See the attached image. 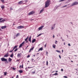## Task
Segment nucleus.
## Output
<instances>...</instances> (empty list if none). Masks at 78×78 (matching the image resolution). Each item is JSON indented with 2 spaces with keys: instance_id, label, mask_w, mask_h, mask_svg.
Instances as JSON below:
<instances>
[{
  "instance_id": "f257e3e1",
  "label": "nucleus",
  "mask_w": 78,
  "mask_h": 78,
  "mask_svg": "<svg viewBox=\"0 0 78 78\" xmlns=\"http://www.w3.org/2000/svg\"><path fill=\"white\" fill-rule=\"evenodd\" d=\"M50 0H48L45 3V6L44 8H48L50 5Z\"/></svg>"
},
{
  "instance_id": "f03ea898",
  "label": "nucleus",
  "mask_w": 78,
  "mask_h": 78,
  "mask_svg": "<svg viewBox=\"0 0 78 78\" xmlns=\"http://www.w3.org/2000/svg\"><path fill=\"white\" fill-rule=\"evenodd\" d=\"M78 5V2H75L73 3L71 6H75V5Z\"/></svg>"
},
{
  "instance_id": "7ed1b4c3",
  "label": "nucleus",
  "mask_w": 78,
  "mask_h": 78,
  "mask_svg": "<svg viewBox=\"0 0 78 78\" xmlns=\"http://www.w3.org/2000/svg\"><path fill=\"white\" fill-rule=\"evenodd\" d=\"M55 25H56V24H54L52 25L51 27V30H53L55 28Z\"/></svg>"
},
{
  "instance_id": "20e7f679",
  "label": "nucleus",
  "mask_w": 78,
  "mask_h": 78,
  "mask_svg": "<svg viewBox=\"0 0 78 78\" xmlns=\"http://www.w3.org/2000/svg\"><path fill=\"white\" fill-rule=\"evenodd\" d=\"M2 19H3V18H0V22H1V23H2L3 22H5V20L4 19V20H2Z\"/></svg>"
},
{
  "instance_id": "39448f33",
  "label": "nucleus",
  "mask_w": 78,
  "mask_h": 78,
  "mask_svg": "<svg viewBox=\"0 0 78 78\" xmlns=\"http://www.w3.org/2000/svg\"><path fill=\"white\" fill-rule=\"evenodd\" d=\"M34 13V12L32 11L30 12L29 14L28 15L29 16H30V15H32V14H33Z\"/></svg>"
},
{
  "instance_id": "423d86ee",
  "label": "nucleus",
  "mask_w": 78,
  "mask_h": 78,
  "mask_svg": "<svg viewBox=\"0 0 78 78\" xmlns=\"http://www.w3.org/2000/svg\"><path fill=\"white\" fill-rule=\"evenodd\" d=\"M25 44V41H23V42L21 44H20L19 46V48H21V47H22L23 44Z\"/></svg>"
},
{
  "instance_id": "0eeeda50",
  "label": "nucleus",
  "mask_w": 78,
  "mask_h": 78,
  "mask_svg": "<svg viewBox=\"0 0 78 78\" xmlns=\"http://www.w3.org/2000/svg\"><path fill=\"white\" fill-rule=\"evenodd\" d=\"M23 26H18L17 27V29H20L21 28H23Z\"/></svg>"
},
{
  "instance_id": "6e6552de",
  "label": "nucleus",
  "mask_w": 78,
  "mask_h": 78,
  "mask_svg": "<svg viewBox=\"0 0 78 78\" xmlns=\"http://www.w3.org/2000/svg\"><path fill=\"white\" fill-rule=\"evenodd\" d=\"M43 27H44V26H41L38 29L39 31H40V30H42V28H43Z\"/></svg>"
},
{
  "instance_id": "1a4fd4ad",
  "label": "nucleus",
  "mask_w": 78,
  "mask_h": 78,
  "mask_svg": "<svg viewBox=\"0 0 78 78\" xmlns=\"http://www.w3.org/2000/svg\"><path fill=\"white\" fill-rule=\"evenodd\" d=\"M8 55H9V53H8V52L5 55H4V57H8Z\"/></svg>"
},
{
  "instance_id": "9d476101",
  "label": "nucleus",
  "mask_w": 78,
  "mask_h": 78,
  "mask_svg": "<svg viewBox=\"0 0 78 78\" xmlns=\"http://www.w3.org/2000/svg\"><path fill=\"white\" fill-rule=\"evenodd\" d=\"M44 11V9L43 8L40 11V13L39 14H41Z\"/></svg>"
},
{
  "instance_id": "9b49d317",
  "label": "nucleus",
  "mask_w": 78,
  "mask_h": 78,
  "mask_svg": "<svg viewBox=\"0 0 78 78\" xmlns=\"http://www.w3.org/2000/svg\"><path fill=\"white\" fill-rule=\"evenodd\" d=\"M29 41L31 43V36H30L29 38Z\"/></svg>"
},
{
  "instance_id": "f8f14e48",
  "label": "nucleus",
  "mask_w": 78,
  "mask_h": 78,
  "mask_svg": "<svg viewBox=\"0 0 78 78\" xmlns=\"http://www.w3.org/2000/svg\"><path fill=\"white\" fill-rule=\"evenodd\" d=\"M2 61H7V59H1Z\"/></svg>"
},
{
  "instance_id": "ddd939ff",
  "label": "nucleus",
  "mask_w": 78,
  "mask_h": 78,
  "mask_svg": "<svg viewBox=\"0 0 78 78\" xmlns=\"http://www.w3.org/2000/svg\"><path fill=\"white\" fill-rule=\"evenodd\" d=\"M6 28V26H2L1 27V29H4V28Z\"/></svg>"
},
{
  "instance_id": "4468645a",
  "label": "nucleus",
  "mask_w": 78,
  "mask_h": 78,
  "mask_svg": "<svg viewBox=\"0 0 78 78\" xmlns=\"http://www.w3.org/2000/svg\"><path fill=\"white\" fill-rule=\"evenodd\" d=\"M23 2L22 1H20L18 3V5H21V4H22Z\"/></svg>"
},
{
  "instance_id": "2eb2a0df",
  "label": "nucleus",
  "mask_w": 78,
  "mask_h": 78,
  "mask_svg": "<svg viewBox=\"0 0 78 78\" xmlns=\"http://www.w3.org/2000/svg\"><path fill=\"white\" fill-rule=\"evenodd\" d=\"M20 68H22V69H23V64H22V66H21V65H20Z\"/></svg>"
},
{
  "instance_id": "dca6fc26",
  "label": "nucleus",
  "mask_w": 78,
  "mask_h": 78,
  "mask_svg": "<svg viewBox=\"0 0 78 78\" xmlns=\"http://www.w3.org/2000/svg\"><path fill=\"white\" fill-rule=\"evenodd\" d=\"M42 50H43V48H39V49L38 51V52L39 51H40V50H41V51H42Z\"/></svg>"
},
{
  "instance_id": "f3484780",
  "label": "nucleus",
  "mask_w": 78,
  "mask_h": 78,
  "mask_svg": "<svg viewBox=\"0 0 78 78\" xmlns=\"http://www.w3.org/2000/svg\"><path fill=\"white\" fill-rule=\"evenodd\" d=\"M36 42V39H34L32 40V43H34V42Z\"/></svg>"
},
{
  "instance_id": "a211bd4d",
  "label": "nucleus",
  "mask_w": 78,
  "mask_h": 78,
  "mask_svg": "<svg viewBox=\"0 0 78 78\" xmlns=\"http://www.w3.org/2000/svg\"><path fill=\"white\" fill-rule=\"evenodd\" d=\"M52 47H53V48H55L56 45H55V44H53L52 45Z\"/></svg>"
},
{
  "instance_id": "6ab92c4d",
  "label": "nucleus",
  "mask_w": 78,
  "mask_h": 78,
  "mask_svg": "<svg viewBox=\"0 0 78 78\" xmlns=\"http://www.w3.org/2000/svg\"><path fill=\"white\" fill-rule=\"evenodd\" d=\"M17 47V46L15 45L14 47L13 48V50H14L15 48H16Z\"/></svg>"
},
{
  "instance_id": "aec40b11",
  "label": "nucleus",
  "mask_w": 78,
  "mask_h": 78,
  "mask_svg": "<svg viewBox=\"0 0 78 78\" xmlns=\"http://www.w3.org/2000/svg\"><path fill=\"white\" fill-rule=\"evenodd\" d=\"M31 62H35V60H34V59H31Z\"/></svg>"
},
{
  "instance_id": "412c9836",
  "label": "nucleus",
  "mask_w": 78,
  "mask_h": 78,
  "mask_svg": "<svg viewBox=\"0 0 78 78\" xmlns=\"http://www.w3.org/2000/svg\"><path fill=\"white\" fill-rule=\"evenodd\" d=\"M58 75V73H55V74H52V75L53 76L55 75V76H56V75Z\"/></svg>"
},
{
  "instance_id": "4be33fe9",
  "label": "nucleus",
  "mask_w": 78,
  "mask_h": 78,
  "mask_svg": "<svg viewBox=\"0 0 78 78\" xmlns=\"http://www.w3.org/2000/svg\"><path fill=\"white\" fill-rule=\"evenodd\" d=\"M1 8L2 9H4L5 8V6L4 5L1 6Z\"/></svg>"
},
{
  "instance_id": "5701e85b",
  "label": "nucleus",
  "mask_w": 78,
  "mask_h": 78,
  "mask_svg": "<svg viewBox=\"0 0 78 78\" xmlns=\"http://www.w3.org/2000/svg\"><path fill=\"white\" fill-rule=\"evenodd\" d=\"M19 72L20 73H21L23 72V71L22 70H20L19 71Z\"/></svg>"
},
{
  "instance_id": "b1692460",
  "label": "nucleus",
  "mask_w": 78,
  "mask_h": 78,
  "mask_svg": "<svg viewBox=\"0 0 78 78\" xmlns=\"http://www.w3.org/2000/svg\"><path fill=\"white\" fill-rule=\"evenodd\" d=\"M10 57H11V58H12V57H13V53H12V54L11 55Z\"/></svg>"
},
{
  "instance_id": "393cba45",
  "label": "nucleus",
  "mask_w": 78,
  "mask_h": 78,
  "mask_svg": "<svg viewBox=\"0 0 78 78\" xmlns=\"http://www.w3.org/2000/svg\"><path fill=\"white\" fill-rule=\"evenodd\" d=\"M19 34H20L19 33L17 34L16 35V37H18L19 36Z\"/></svg>"
},
{
  "instance_id": "a878e982",
  "label": "nucleus",
  "mask_w": 78,
  "mask_h": 78,
  "mask_svg": "<svg viewBox=\"0 0 78 78\" xmlns=\"http://www.w3.org/2000/svg\"><path fill=\"white\" fill-rule=\"evenodd\" d=\"M1 2L2 3H5V0H1Z\"/></svg>"
},
{
  "instance_id": "bb28decb",
  "label": "nucleus",
  "mask_w": 78,
  "mask_h": 78,
  "mask_svg": "<svg viewBox=\"0 0 78 78\" xmlns=\"http://www.w3.org/2000/svg\"><path fill=\"white\" fill-rule=\"evenodd\" d=\"M18 57H20V54H18L17 55Z\"/></svg>"
},
{
  "instance_id": "cd10ccee",
  "label": "nucleus",
  "mask_w": 78,
  "mask_h": 78,
  "mask_svg": "<svg viewBox=\"0 0 78 78\" xmlns=\"http://www.w3.org/2000/svg\"><path fill=\"white\" fill-rule=\"evenodd\" d=\"M42 34H39L37 37H39V36H41V35H42Z\"/></svg>"
},
{
  "instance_id": "c85d7f7f",
  "label": "nucleus",
  "mask_w": 78,
  "mask_h": 78,
  "mask_svg": "<svg viewBox=\"0 0 78 78\" xmlns=\"http://www.w3.org/2000/svg\"><path fill=\"white\" fill-rule=\"evenodd\" d=\"M34 49V46L32 48H31L30 49V50H33Z\"/></svg>"
},
{
  "instance_id": "c756f323",
  "label": "nucleus",
  "mask_w": 78,
  "mask_h": 78,
  "mask_svg": "<svg viewBox=\"0 0 78 78\" xmlns=\"http://www.w3.org/2000/svg\"><path fill=\"white\" fill-rule=\"evenodd\" d=\"M6 73H7L4 72V76H6Z\"/></svg>"
},
{
  "instance_id": "7c9ffc66",
  "label": "nucleus",
  "mask_w": 78,
  "mask_h": 78,
  "mask_svg": "<svg viewBox=\"0 0 78 78\" xmlns=\"http://www.w3.org/2000/svg\"><path fill=\"white\" fill-rule=\"evenodd\" d=\"M13 51L14 50L13 49H12V50H10L9 52L10 53H12V51Z\"/></svg>"
},
{
  "instance_id": "2f4dec72",
  "label": "nucleus",
  "mask_w": 78,
  "mask_h": 78,
  "mask_svg": "<svg viewBox=\"0 0 78 78\" xmlns=\"http://www.w3.org/2000/svg\"><path fill=\"white\" fill-rule=\"evenodd\" d=\"M56 51H57V52L58 53H61L59 51H58V50H56Z\"/></svg>"
},
{
  "instance_id": "473e14b6",
  "label": "nucleus",
  "mask_w": 78,
  "mask_h": 78,
  "mask_svg": "<svg viewBox=\"0 0 78 78\" xmlns=\"http://www.w3.org/2000/svg\"><path fill=\"white\" fill-rule=\"evenodd\" d=\"M9 62H11V61H12V59H9Z\"/></svg>"
},
{
  "instance_id": "72a5a7b5",
  "label": "nucleus",
  "mask_w": 78,
  "mask_h": 78,
  "mask_svg": "<svg viewBox=\"0 0 78 78\" xmlns=\"http://www.w3.org/2000/svg\"><path fill=\"white\" fill-rule=\"evenodd\" d=\"M33 67H34V66H33L32 67H28V69H31V68H33Z\"/></svg>"
},
{
  "instance_id": "f704fd0d",
  "label": "nucleus",
  "mask_w": 78,
  "mask_h": 78,
  "mask_svg": "<svg viewBox=\"0 0 78 78\" xmlns=\"http://www.w3.org/2000/svg\"><path fill=\"white\" fill-rule=\"evenodd\" d=\"M17 50H18V48H16L15 50H14V51H17Z\"/></svg>"
},
{
  "instance_id": "c9c22d12",
  "label": "nucleus",
  "mask_w": 78,
  "mask_h": 78,
  "mask_svg": "<svg viewBox=\"0 0 78 78\" xmlns=\"http://www.w3.org/2000/svg\"><path fill=\"white\" fill-rule=\"evenodd\" d=\"M5 64H8V62L7 60L6 61H5Z\"/></svg>"
},
{
  "instance_id": "e433bc0d",
  "label": "nucleus",
  "mask_w": 78,
  "mask_h": 78,
  "mask_svg": "<svg viewBox=\"0 0 78 78\" xmlns=\"http://www.w3.org/2000/svg\"><path fill=\"white\" fill-rule=\"evenodd\" d=\"M48 61H47V62H46V65H47V66H48Z\"/></svg>"
},
{
  "instance_id": "4c0bfd02",
  "label": "nucleus",
  "mask_w": 78,
  "mask_h": 78,
  "mask_svg": "<svg viewBox=\"0 0 78 78\" xmlns=\"http://www.w3.org/2000/svg\"><path fill=\"white\" fill-rule=\"evenodd\" d=\"M63 1H64V0H60L59 1V2H63Z\"/></svg>"
},
{
  "instance_id": "58836bf2",
  "label": "nucleus",
  "mask_w": 78,
  "mask_h": 78,
  "mask_svg": "<svg viewBox=\"0 0 78 78\" xmlns=\"http://www.w3.org/2000/svg\"><path fill=\"white\" fill-rule=\"evenodd\" d=\"M30 55H28L27 56V58H30Z\"/></svg>"
},
{
  "instance_id": "ea45409f",
  "label": "nucleus",
  "mask_w": 78,
  "mask_h": 78,
  "mask_svg": "<svg viewBox=\"0 0 78 78\" xmlns=\"http://www.w3.org/2000/svg\"><path fill=\"white\" fill-rule=\"evenodd\" d=\"M28 41V39L26 38L25 39V41Z\"/></svg>"
},
{
  "instance_id": "a19ab883",
  "label": "nucleus",
  "mask_w": 78,
  "mask_h": 78,
  "mask_svg": "<svg viewBox=\"0 0 78 78\" xmlns=\"http://www.w3.org/2000/svg\"><path fill=\"white\" fill-rule=\"evenodd\" d=\"M57 43H58V41H55V44H57Z\"/></svg>"
},
{
  "instance_id": "79ce46f5",
  "label": "nucleus",
  "mask_w": 78,
  "mask_h": 78,
  "mask_svg": "<svg viewBox=\"0 0 78 78\" xmlns=\"http://www.w3.org/2000/svg\"><path fill=\"white\" fill-rule=\"evenodd\" d=\"M68 46H69L70 47V46H71L70 44H69V43L68 44Z\"/></svg>"
},
{
  "instance_id": "37998d69",
  "label": "nucleus",
  "mask_w": 78,
  "mask_h": 78,
  "mask_svg": "<svg viewBox=\"0 0 78 78\" xmlns=\"http://www.w3.org/2000/svg\"><path fill=\"white\" fill-rule=\"evenodd\" d=\"M63 77L64 78H67V77L66 76H63Z\"/></svg>"
},
{
  "instance_id": "c03bdc74",
  "label": "nucleus",
  "mask_w": 78,
  "mask_h": 78,
  "mask_svg": "<svg viewBox=\"0 0 78 78\" xmlns=\"http://www.w3.org/2000/svg\"><path fill=\"white\" fill-rule=\"evenodd\" d=\"M67 6V5H64L62 7V8H64V7H66Z\"/></svg>"
},
{
  "instance_id": "a18cd8bd",
  "label": "nucleus",
  "mask_w": 78,
  "mask_h": 78,
  "mask_svg": "<svg viewBox=\"0 0 78 78\" xmlns=\"http://www.w3.org/2000/svg\"><path fill=\"white\" fill-rule=\"evenodd\" d=\"M16 78H19V76L18 75H17L16 76Z\"/></svg>"
},
{
  "instance_id": "49530a36",
  "label": "nucleus",
  "mask_w": 78,
  "mask_h": 78,
  "mask_svg": "<svg viewBox=\"0 0 78 78\" xmlns=\"http://www.w3.org/2000/svg\"><path fill=\"white\" fill-rule=\"evenodd\" d=\"M69 2H71V1H72V0H68Z\"/></svg>"
},
{
  "instance_id": "de8ad7c7",
  "label": "nucleus",
  "mask_w": 78,
  "mask_h": 78,
  "mask_svg": "<svg viewBox=\"0 0 78 78\" xmlns=\"http://www.w3.org/2000/svg\"><path fill=\"white\" fill-rule=\"evenodd\" d=\"M10 10H12V8L10 7Z\"/></svg>"
},
{
  "instance_id": "09e8293b",
  "label": "nucleus",
  "mask_w": 78,
  "mask_h": 78,
  "mask_svg": "<svg viewBox=\"0 0 78 78\" xmlns=\"http://www.w3.org/2000/svg\"><path fill=\"white\" fill-rule=\"evenodd\" d=\"M53 38H55V35H53Z\"/></svg>"
},
{
  "instance_id": "8fccbe9b",
  "label": "nucleus",
  "mask_w": 78,
  "mask_h": 78,
  "mask_svg": "<svg viewBox=\"0 0 78 78\" xmlns=\"http://www.w3.org/2000/svg\"><path fill=\"white\" fill-rule=\"evenodd\" d=\"M59 57L60 58H61V55H59Z\"/></svg>"
},
{
  "instance_id": "3c124183",
  "label": "nucleus",
  "mask_w": 78,
  "mask_h": 78,
  "mask_svg": "<svg viewBox=\"0 0 78 78\" xmlns=\"http://www.w3.org/2000/svg\"><path fill=\"white\" fill-rule=\"evenodd\" d=\"M61 71H62V72L63 71V69H61Z\"/></svg>"
},
{
  "instance_id": "603ef678",
  "label": "nucleus",
  "mask_w": 78,
  "mask_h": 78,
  "mask_svg": "<svg viewBox=\"0 0 78 78\" xmlns=\"http://www.w3.org/2000/svg\"><path fill=\"white\" fill-rule=\"evenodd\" d=\"M47 45V44H46L44 45L45 47H46V45Z\"/></svg>"
},
{
  "instance_id": "864d4df0",
  "label": "nucleus",
  "mask_w": 78,
  "mask_h": 78,
  "mask_svg": "<svg viewBox=\"0 0 78 78\" xmlns=\"http://www.w3.org/2000/svg\"><path fill=\"white\" fill-rule=\"evenodd\" d=\"M31 50L30 49V50H29V52H31Z\"/></svg>"
},
{
  "instance_id": "5fc2aeb1",
  "label": "nucleus",
  "mask_w": 78,
  "mask_h": 78,
  "mask_svg": "<svg viewBox=\"0 0 78 78\" xmlns=\"http://www.w3.org/2000/svg\"><path fill=\"white\" fill-rule=\"evenodd\" d=\"M12 69H13V70H15V68H13Z\"/></svg>"
},
{
  "instance_id": "6e6d98bb",
  "label": "nucleus",
  "mask_w": 78,
  "mask_h": 78,
  "mask_svg": "<svg viewBox=\"0 0 78 78\" xmlns=\"http://www.w3.org/2000/svg\"><path fill=\"white\" fill-rule=\"evenodd\" d=\"M2 37H0V41H1V40H2Z\"/></svg>"
},
{
  "instance_id": "4d7b16f0",
  "label": "nucleus",
  "mask_w": 78,
  "mask_h": 78,
  "mask_svg": "<svg viewBox=\"0 0 78 78\" xmlns=\"http://www.w3.org/2000/svg\"><path fill=\"white\" fill-rule=\"evenodd\" d=\"M28 46H27V47H26V48H28Z\"/></svg>"
},
{
  "instance_id": "13d9d810",
  "label": "nucleus",
  "mask_w": 78,
  "mask_h": 78,
  "mask_svg": "<svg viewBox=\"0 0 78 78\" xmlns=\"http://www.w3.org/2000/svg\"><path fill=\"white\" fill-rule=\"evenodd\" d=\"M14 39H16V37H15V36H14Z\"/></svg>"
},
{
  "instance_id": "bf43d9fd",
  "label": "nucleus",
  "mask_w": 78,
  "mask_h": 78,
  "mask_svg": "<svg viewBox=\"0 0 78 78\" xmlns=\"http://www.w3.org/2000/svg\"><path fill=\"white\" fill-rule=\"evenodd\" d=\"M35 73V71H34V72H32V73Z\"/></svg>"
},
{
  "instance_id": "052dcab7",
  "label": "nucleus",
  "mask_w": 78,
  "mask_h": 78,
  "mask_svg": "<svg viewBox=\"0 0 78 78\" xmlns=\"http://www.w3.org/2000/svg\"><path fill=\"white\" fill-rule=\"evenodd\" d=\"M59 6H60V5H58V6H57V8H58V7H59Z\"/></svg>"
},
{
  "instance_id": "680f3d73",
  "label": "nucleus",
  "mask_w": 78,
  "mask_h": 78,
  "mask_svg": "<svg viewBox=\"0 0 78 78\" xmlns=\"http://www.w3.org/2000/svg\"><path fill=\"white\" fill-rule=\"evenodd\" d=\"M64 45H66V43H64Z\"/></svg>"
},
{
  "instance_id": "e2e57ef3",
  "label": "nucleus",
  "mask_w": 78,
  "mask_h": 78,
  "mask_svg": "<svg viewBox=\"0 0 78 78\" xmlns=\"http://www.w3.org/2000/svg\"><path fill=\"white\" fill-rule=\"evenodd\" d=\"M19 61V60L17 59L16 61Z\"/></svg>"
},
{
  "instance_id": "0e129e2a",
  "label": "nucleus",
  "mask_w": 78,
  "mask_h": 78,
  "mask_svg": "<svg viewBox=\"0 0 78 78\" xmlns=\"http://www.w3.org/2000/svg\"><path fill=\"white\" fill-rule=\"evenodd\" d=\"M62 53H63V50H62Z\"/></svg>"
},
{
  "instance_id": "69168bd1",
  "label": "nucleus",
  "mask_w": 78,
  "mask_h": 78,
  "mask_svg": "<svg viewBox=\"0 0 78 78\" xmlns=\"http://www.w3.org/2000/svg\"><path fill=\"white\" fill-rule=\"evenodd\" d=\"M1 59H5V58H1Z\"/></svg>"
},
{
  "instance_id": "338daca9",
  "label": "nucleus",
  "mask_w": 78,
  "mask_h": 78,
  "mask_svg": "<svg viewBox=\"0 0 78 78\" xmlns=\"http://www.w3.org/2000/svg\"><path fill=\"white\" fill-rule=\"evenodd\" d=\"M62 41H64V39H62Z\"/></svg>"
},
{
  "instance_id": "774afa93",
  "label": "nucleus",
  "mask_w": 78,
  "mask_h": 78,
  "mask_svg": "<svg viewBox=\"0 0 78 78\" xmlns=\"http://www.w3.org/2000/svg\"><path fill=\"white\" fill-rule=\"evenodd\" d=\"M27 39L28 38V36L27 37Z\"/></svg>"
}]
</instances>
